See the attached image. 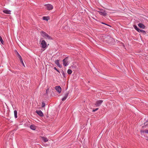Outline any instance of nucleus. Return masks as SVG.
Instances as JSON below:
<instances>
[{
  "label": "nucleus",
  "instance_id": "24",
  "mask_svg": "<svg viewBox=\"0 0 148 148\" xmlns=\"http://www.w3.org/2000/svg\"><path fill=\"white\" fill-rule=\"evenodd\" d=\"M20 60L21 62L22 63V64L23 65L25 66V65H24V64L23 63V60H22V58H21V59H20Z\"/></svg>",
  "mask_w": 148,
  "mask_h": 148
},
{
  "label": "nucleus",
  "instance_id": "25",
  "mask_svg": "<svg viewBox=\"0 0 148 148\" xmlns=\"http://www.w3.org/2000/svg\"><path fill=\"white\" fill-rule=\"evenodd\" d=\"M42 107H44L45 106V103L43 102H42Z\"/></svg>",
  "mask_w": 148,
  "mask_h": 148
},
{
  "label": "nucleus",
  "instance_id": "22",
  "mask_svg": "<svg viewBox=\"0 0 148 148\" xmlns=\"http://www.w3.org/2000/svg\"><path fill=\"white\" fill-rule=\"evenodd\" d=\"M61 73H62L63 76L64 77H65V74L64 73V71L63 70H62V71H61Z\"/></svg>",
  "mask_w": 148,
  "mask_h": 148
},
{
  "label": "nucleus",
  "instance_id": "15",
  "mask_svg": "<svg viewBox=\"0 0 148 148\" xmlns=\"http://www.w3.org/2000/svg\"><path fill=\"white\" fill-rule=\"evenodd\" d=\"M134 29L138 32H140V31H141V29H140L136 25H134Z\"/></svg>",
  "mask_w": 148,
  "mask_h": 148
},
{
  "label": "nucleus",
  "instance_id": "11",
  "mask_svg": "<svg viewBox=\"0 0 148 148\" xmlns=\"http://www.w3.org/2000/svg\"><path fill=\"white\" fill-rule=\"evenodd\" d=\"M55 63L60 68H61L62 66L61 65H60L59 63V60H57L55 61Z\"/></svg>",
  "mask_w": 148,
  "mask_h": 148
},
{
  "label": "nucleus",
  "instance_id": "5",
  "mask_svg": "<svg viewBox=\"0 0 148 148\" xmlns=\"http://www.w3.org/2000/svg\"><path fill=\"white\" fill-rule=\"evenodd\" d=\"M45 6L46 7L47 9L49 10H52L53 8V6L50 4H45Z\"/></svg>",
  "mask_w": 148,
  "mask_h": 148
},
{
  "label": "nucleus",
  "instance_id": "9",
  "mask_svg": "<svg viewBox=\"0 0 148 148\" xmlns=\"http://www.w3.org/2000/svg\"><path fill=\"white\" fill-rule=\"evenodd\" d=\"M69 93V92H67L65 93L64 96L62 99V101H64L66 99L68 96Z\"/></svg>",
  "mask_w": 148,
  "mask_h": 148
},
{
  "label": "nucleus",
  "instance_id": "3",
  "mask_svg": "<svg viewBox=\"0 0 148 148\" xmlns=\"http://www.w3.org/2000/svg\"><path fill=\"white\" fill-rule=\"evenodd\" d=\"M98 12L99 13L100 15H102L104 16H106L107 15L106 11L103 9H99V11H98Z\"/></svg>",
  "mask_w": 148,
  "mask_h": 148
},
{
  "label": "nucleus",
  "instance_id": "16",
  "mask_svg": "<svg viewBox=\"0 0 148 148\" xmlns=\"http://www.w3.org/2000/svg\"><path fill=\"white\" fill-rule=\"evenodd\" d=\"M42 138L45 142H47L48 140V139H47V138L44 137H42Z\"/></svg>",
  "mask_w": 148,
  "mask_h": 148
},
{
  "label": "nucleus",
  "instance_id": "20",
  "mask_svg": "<svg viewBox=\"0 0 148 148\" xmlns=\"http://www.w3.org/2000/svg\"><path fill=\"white\" fill-rule=\"evenodd\" d=\"M140 32H141L144 35H145L146 34V32L145 31L143 30H141V31H140Z\"/></svg>",
  "mask_w": 148,
  "mask_h": 148
},
{
  "label": "nucleus",
  "instance_id": "10",
  "mask_svg": "<svg viewBox=\"0 0 148 148\" xmlns=\"http://www.w3.org/2000/svg\"><path fill=\"white\" fill-rule=\"evenodd\" d=\"M36 112L40 116H43V114L41 110H37Z\"/></svg>",
  "mask_w": 148,
  "mask_h": 148
},
{
  "label": "nucleus",
  "instance_id": "28",
  "mask_svg": "<svg viewBox=\"0 0 148 148\" xmlns=\"http://www.w3.org/2000/svg\"><path fill=\"white\" fill-rule=\"evenodd\" d=\"M54 69L55 70H56L57 71H58V72L60 73V71H59L58 70L56 69V67H54Z\"/></svg>",
  "mask_w": 148,
  "mask_h": 148
},
{
  "label": "nucleus",
  "instance_id": "8",
  "mask_svg": "<svg viewBox=\"0 0 148 148\" xmlns=\"http://www.w3.org/2000/svg\"><path fill=\"white\" fill-rule=\"evenodd\" d=\"M55 89L59 93H60L61 92V88L60 86H56L55 88Z\"/></svg>",
  "mask_w": 148,
  "mask_h": 148
},
{
  "label": "nucleus",
  "instance_id": "18",
  "mask_svg": "<svg viewBox=\"0 0 148 148\" xmlns=\"http://www.w3.org/2000/svg\"><path fill=\"white\" fill-rule=\"evenodd\" d=\"M0 41L1 42V43L2 45H3L4 44V42L3 41V39H2L1 37V36H0Z\"/></svg>",
  "mask_w": 148,
  "mask_h": 148
},
{
  "label": "nucleus",
  "instance_id": "29",
  "mask_svg": "<svg viewBox=\"0 0 148 148\" xmlns=\"http://www.w3.org/2000/svg\"><path fill=\"white\" fill-rule=\"evenodd\" d=\"M45 18H46V17L45 16H43L42 17V18H43V20H47Z\"/></svg>",
  "mask_w": 148,
  "mask_h": 148
},
{
  "label": "nucleus",
  "instance_id": "7",
  "mask_svg": "<svg viewBox=\"0 0 148 148\" xmlns=\"http://www.w3.org/2000/svg\"><path fill=\"white\" fill-rule=\"evenodd\" d=\"M103 102V101L102 100H97L95 104L96 106L98 107L101 105Z\"/></svg>",
  "mask_w": 148,
  "mask_h": 148
},
{
  "label": "nucleus",
  "instance_id": "26",
  "mask_svg": "<svg viewBox=\"0 0 148 148\" xmlns=\"http://www.w3.org/2000/svg\"><path fill=\"white\" fill-rule=\"evenodd\" d=\"M99 108H96L95 109H93L92 110L93 112H95V111H97L98 110Z\"/></svg>",
  "mask_w": 148,
  "mask_h": 148
},
{
  "label": "nucleus",
  "instance_id": "1",
  "mask_svg": "<svg viewBox=\"0 0 148 148\" xmlns=\"http://www.w3.org/2000/svg\"><path fill=\"white\" fill-rule=\"evenodd\" d=\"M40 33L41 36L46 39L49 40L53 39L51 36L49 35L46 32L44 31H41Z\"/></svg>",
  "mask_w": 148,
  "mask_h": 148
},
{
  "label": "nucleus",
  "instance_id": "6",
  "mask_svg": "<svg viewBox=\"0 0 148 148\" xmlns=\"http://www.w3.org/2000/svg\"><path fill=\"white\" fill-rule=\"evenodd\" d=\"M63 64L64 66H66L68 65V57H66L63 60Z\"/></svg>",
  "mask_w": 148,
  "mask_h": 148
},
{
  "label": "nucleus",
  "instance_id": "30",
  "mask_svg": "<svg viewBox=\"0 0 148 148\" xmlns=\"http://www.w3.org/2000/svg\"><path fill=\"white\" fill-rule=\"evenodd\" d=\"M102 23V24H105V25H106V24H105V23ZM108 25V26H110V27H111L109 25Z\"/></svg>",
  "mask_w": 148,
  "mask_h": 148
},
{
  "label": "nucleus",
  "instance_id": "2",
  "mask_svg": "<svg viewBox=\"0 0 148 148\" xmlns=\"http://www.w3.org/2000/svg\"><path fill=\"white\" fill-rule=\"evenodd\" d=\"M102 37L105 41L109 43H110L112 40V38L108 35H104Z\"/></svg>",
  "mask_w": 148,
  "mask_h": 148
},
{
  "label": "nucleus",
  "instance_id": "17",
  "mask_svg": "<svg viewBox=\"0 0 148 148\" xmlns=\"http://www.w3.org/2000/svg\"><path fill=\"white\" fill-rule=\"evenodd\" d=\"M14 116L15 118H17V112L16 110L14 111Z\"/></svg>",
  "mask_w": 148,
  "mask_h": 148
},
{
  "label": "nucleus",
  "instance_id": "19",
  "mask_svg": "<svg viewBox=\"0 0 148 148\" xmlns=\"http://www.w3.org/2000/svg\"><path fill=\"white\" fill-rule=\"evenodd\" d=\"M72 73V71L70 69H69L67 71V73L69 74H71Z\"/></svg>",
  "mask_w": 148,
  "mask_h": 148
},
{
  "label": "nucleus",
  "instance_id": "23",
  "mask_svg": "<svg viewBox=\"0 0 148 148\" xmlns=\"http://www.w3.org/2000/svg\"><path fill=\"white\" fill-rule=\"evenodd\" d=\"M141 132L143 133H148V130H145L144 131H141Z\"/></svg>",
  "mask_w": 148,
  "mask_h": 148
},
{
  "label": "nucleus",
  "instance_id": "4",
  "mask_svg": "<svg viewBox=\"0 0 148 148\" xmlns=\"http://www.w3.org/2000/svg\"><path fill=\"white\" fill-rule=\"evenodd\" d=\"M40 43L41 45V47L42 48H45L47 47V43L45 40H40Z\"/></svg>",
  "mask_w": 148,
  "mask_h": 148
},
{
  "label": "nucleus",
  "instance_id": "21",
  "mask_svg": "<svg viewBox=\"0 0 148 148\" xmlns=\"http://www.w3.org/2000/svg\"><path fill=\"white\" fill-rule=\"evenodd\" d=\"M17 53L18 56V58H19V60L22 58L21 57V56L19 55V54L17 52Z\"/></svg>",
  "mask_w": 148,
  "mask_h": 148
},
{
  "label": "nucleus",
  "instance_id": "14",
  "mask_svg": "<svg viewBox=\"0 0 148 148\" xmlns=\"http://www.w3.org/2000/svg\"><path fill=\"white\" fill-rule=\"evenodd\" d=\"M30 128L32 130H35L36 128V127L34 125H32L30 126Z\"/></svg>",
  "mask_w": 148,
  "mask_h": 148
},
{
  "label": "nucleus",
  "instance_id": "12",
  "mask_svg": "<svg viewBox=\"0 0 148 148\" xmlns=\"http://www.w3.org/2000/svg\"><path fill=\"white\" fill-rule=\"evenodd\" d=\"M138 25L139 27L143 29H144L145 27L144 25L142 23H139L138 24Z\"/></svg>",
  "mask_w": 148,
  "mask_h": 148
},
{
  "label": "nucleus",
  "instance_id": "13",
  "mask_svg": "<svg viewBox=\"0 0 148 148\" xmlns=\"http://www.w3.org/2000/svg\"><path fill=\"white\" fill-rule=\"evenodd\" d=\"M4 13L8 14H10L11 11L9 10H5L3 11Z\"/></svg>",
  "mask_w": 148,
  "mask_h": 148
},
{
  "label": "nucleus",
  "instance_id": "27",
  "mask_svg": "<svg viewBox=\"0 0 148 148\" xmlns=\"http://www.w3.org/2000/svg\"><path fill=\"white\" fill-rule=\"evenodd\" d=\"M49 89L48 88L46 90V94H48V93L49 92Z\"/></svg>",
  "mask_w": 148,
  "mask_h": 148
}]
</instances>
